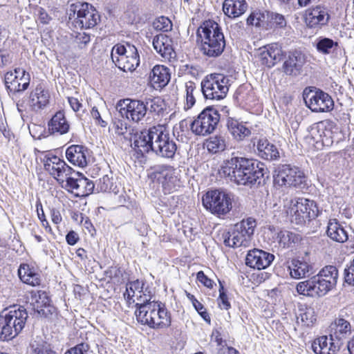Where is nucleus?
I'll use <instances>...</instances> for the list:
<instances>
[{
	"label": "nucleus",
	"instance_id": "8",
	"mask_svg": "<svg viewBox=\"0 0 354 354\" xmlns=\"http://www.w3.org/2000/svg\"><path fill=\"white\" fill-rule=\"evenodd\" d=\"M201 85L206 99L220 100L226 96L229 91L230 79L221 73H212L207 75Z\"/></svg>",
	"mask_w": 354,
	"mask_h": 354
},
{
	"label": "nucleus",
	"instance_id": "10",
	"mask_svg": "<svg viewBox=\"0 0 354 354\" xmlns=\"http://www.w3.org/2000/svg\"><path fill=\"white\" fill-rule=\"evenodd\" d=\"M220 120L218 111L212 107L203 110L191 123V130L196 135L206 136L212 133Z\"/></svg>",
	"mask_w": 354,
	"mask_h": 354
},
{
	"label": "nucleus",
	"instance_id": "11",
	"mask_svg": "<svg viewBox=\"0 0 354 354\" xmlns=\"http://www.w3.org/2000/svg\"><path fill=\"white\" fill-rule=\"evenodd\" d=\"M304 100L306 105L313 112H328L334 106L332 97L320 89L304 90Z\"/></svg>",
	"mask_w": 354,
	"mask_h": 354
},
{
	"label": "nucleus",
	"instance_id": "20",
	"mask_svg": "<svg viewBox=\"0 0 354 354\" xmlns=\"http://www.w3.org/2000/svg\"><path fill=\"white\" fill-rule=\"evenodd\" d=\"M44 168L57 180L64 183V177L69 176L73 169L69 167L63 160L56 156H48L45 157Z\"/></svg>",
	"mask_w": 354,
	"mask_h": 354
},
{
	"label": "nucleus",
	"instance_id": "37",
	"mask_svg": "<svg viewBox=\"0 0 354 354\" xmlns=\"http://www.w3.org/2000/svg\"><path fill=\"white\" fill-rule=\"evenodd\" d=\"M331 330L333 335L343 341L344 337L351 333V326L348 321L342 317H338L332 324Z\"/></svg>",
	"mask_w": 354,
	"mask_h": 354
},
{
	"label": "nucleus",
	"instance_id": "25",
	"mask_svg": "<svg viewBox=\"0 0 354 354\" xmlns=\"http://www.w3.org/2000/svg\"><path fill=\"white\" fill-rule=\"evenodd\" d=\"M50 95L42 84H39L30 94L29 104L32 111L44 109L49 102Z\"/></svg>",
	"mask_w": 354,
	"mask_h": 354
},
{
	"label": "nucleus",
	"instance_id": "9",
	"mask_svg": "<svg viewBox=\"0 0 354 354\" xmlns=\"http://www.w3.org/2000/svg\"><path fill=\"white\" fill-rule=\"evenodd\" d=\"M292 206L288 214L290 221L297 225H302L307 221L315 219L319 214V209L314 201L305 198H298L291 201Z\"/></svg>",
	"mask_w": 354,
	"mask_h": 354
},
{
	"label": "nucleus",
	"instance_id": "29",
	"mask_svg": "<svg viewBox=\"0 0 354 354\" xmlns=\"http://www.w3.org/2000/svg\"><path fill=\"white\" fill-rule=\"evenodd\" d=\"M326 233L330 239L338 243H344L348 239L346 227L335 218L329 220Z\"/></svg>",
	"mask_w": 354,
	"mask_h": 354
},
{
	"label": "nucleus",
	"instance_id": "26",
	"mask_svg": "<svg viewBox=\"0 0 354 354\" xmlns=\"http://www.w3.org/2000/svg\"><path fill=\"white\" fill-rule=\"evenodd\" d=\"M18 275L20 280L30 286H37L41 283V276L37 270L28 263H21L18 268Z\"/></svg>",
	"mask_w": 354,
	"mask_h": 354
},
{
	"label": "nucleus",
	"instance_id": "64",
	"mask_svg": "<svg viewBox=\"0 0 354 354\" xmlns=\"http://www.w3.org/2000/svg\"><path fill=\"white\" fill-rule=\"evenodd\" d=\"M271 19L272 21L279 28H283L286 25V21L283 15L278 13L272 15Z\"/></svg>",
	"mask_w": 354,
	"mask_h": 354
},
{
	"label": "nucleus",
	"instance_id": "3",
	"mask_svg": "<svg viewBox=\"0 0 354 354\" xmlns=\"http://www.w3.org/2000/svg\"><path fill=\"white\" fill-rule=\"evenodd\" d=\"M201 50L209 57H217L223 52L225 39L220 26L212 20L205 21L197 30Z\"/></svg>",
	"mask_w": 354,
	"mask_h": 354
},
{
	"label": "nucleus",
	"instance_id": "7",
	"mask_svg": "<svg viewBox=\"0 0 354 354\" xmlns=\"http://www.w3.org/2000/svg\"><path fill=\"white\" fill-rule=\"evenodd\" d=\"M274 183L280 187H294L299 189L307 187L306 177L297 167L291 165H280L274 170Z\"/></svg>",
	"mask_w": 354,
	"mask_h": 354
},
{
	"label": "nucleus",
	"instance_id": "16",
	"mask_svg": "<svg viewBox=\"0 0 354 354\" xmlns=\"http://www.w3.org/2000/svg\"><path fill=\"white\" fill-rule=\"evenodd\" d=\"M153 178L160 184L165 193H170L180 187V180L175 176V170L172 167L159 165L155 167L152 174Z\"/></svg>",
	"mask_w": 354,
	"mask_h": 354
},
{
	"label": "nucleus",
	"instance_id": "5",
	"mask_svg": "<svg viewBox=\"0 0 354 354\" xmlns=\"http://www.w3.org/2000/svg\"><path fill=\"white\" fill-rule=\"evenodd\" d=\"M234 196L225 191L213 189L206 192L203 196L204 207L218 217L227 215L232 208Z\"/></svg>",
	"mask_w": 354,
	"mask_h": 354
},
{
	"label": "nucleus",
	"instance_id": "21",
	"mask_svg": "<svg viewBox=\"0 0 354 354\" xmlns=\"http://www.w3.org/2000/svg\"><path fill=\"white\" fill-rule=\"evenodd\" d=\"M274 259V256L266 251L260 249L250 250L245 258L248 266L257 270L267 268Z\"/></svg>",
	"mask_w": 354,
	"mask_h": 354
},
{
	"label": "nucleus",
	"instance_id": "15",
	"mask_svg": "<svg viewBox=\"0 0 354 354\" xmlns=\"http://www.w3.org/2000/svg\"><path fill=\"white\" fill-rule=\"evenodd\" d=\"M239 161L242 163L241 169L244 171L248 178V185H259L267 173L264 164L257 160L243 157H240Z\"/></svg>",
	"mask_w": 354,
	"mask_h": 354
},
{
	"label": "nucleus",
	"instance_id": "45",
	"mask_svg": "<svg viewBox=\"0 0 354 354\" xmlns=\"http://www.w3.org/2000/svg\"><path fill=\"white\" fill-rule=\"evenodd\" d=\"M196 86L194 82L189 81L185 83V91H186V104L185 106V109H191L195 104L196 100L194 97V91H196Z\"/></svg>",
	"mask_w": 354,
	"mask_h": 354
},
{
	"label": "nucleus",
	"instance_id": "19",
	"mask_svg": "<svg viewBox=\"0 0 354 354\" xmlns=\"http://www.w3.org/2000/svg\"><path fill=\"white\" fill-rule=\"evenodd\" d=\"M156 127L136 133L131 138V147L142 154L153 151Z\"/></svg>",
	"mask_w": 354,
	"mask_h": 354
},
{
	"label": "nucleus",
	"instance_id": "13",
	"mask_svg": "<svg viewBox=\"0 0 354 354\" xmlns=\"http://www.w3.org/2000/svg\"><path fill=\"white\" fill-rule=\"evenodd\" d=\"M71 11L73 12L75 16L77 13V17L75 19L76 26L81 28H91L94 27L99 20V16L95 13L91 5L88 3L72 5Z\"/></svg>",
	"mask_w": 354,
	"mask_h": 354
},
{
	"label": "nucleus",
	"instance_id": "54",
	"mask_svg": "<svg viewBox=\"0 0 354 354\" xmlns=\"http://www.w3.org/2000/svg\"><path fill=\"white\" fill-rule=\"evenodd\" d=\"M90 347L86 343H80L67 350L64 354H88Z\"/></svg>",
	"mask_w": 354,
	"mask_h": 354
},
{
	"label": "nucleus",
	"instance_id": "34",
	"mask_svg": "<svg viewBox=\"0 0 354 354\" xmlns=\"http://www.w3.org/2000/svg\"><path fill=\"white\" fill-rule=\"evenodd\" d=\"M226 125L231 136L238 141L244 140L251 133L250 130L242 122L234 118H229Z\"/></svg>",
	"mask_w": 354,
	"mask_h": 354
},
{
	"label": "nucleus",
	"instance_id": "1",
	"mask_svg": "<svg viewBox=\"0 0 354 354\" xmlns=\"http://www.w3.org/2000/svg\"><path fill=\"white\" fill-rule=\"evenodd\" d=\"M140 302L136 304L135 315L138 322L147 325L151 328H162L170 326L171 317L164 304L151 300L145 295V299L140 295L138 298Z\"/></svg>",
	"mask_w": 354,
	"mask_h": 354
},
{
	"label": "nucleus",
	"instance_id": "36",
	"mask_svg": "<svg viewBox=\"0 0 354 354\" xmlns=\"http://www.w3.org/2000/svg\"><path fill=\"white\" fill-rule=\"evenodd\" d=\"M288 268L290 276L295 279L305 277L313 269L307 262L296 259L292 261Z\"/></svg>",
	"mask_w": 354,
	"mask_h": 354
},
{
	"label": "nucleus",
	"instance_id": "42",
	"mask_svg": "<svg viewBox=\"0 0 354 354\" xmlns=\"http://www.w3.org/2000/svg\"><path fill=\"white\" fill-rule=\"evenodd\" d=\"M97 189L102 192H113L114 194L119 192L118 186L113 182V178L108 175H104L98 180Z\"/></svg>",
	"mask_w": 354,
	"mask_h": 354
},
{
	"label": "nucleus",
	"instance_id": "38",
	"mask_svg": "<svg viewBox=\"0 0 354 354\" xmlns=\"http://www.w3.org/2000/svg\"><path fill=\"white\" fill-rule=\"evenodd\" d=\"M315 46L319 53L328 55L337 50L339 44L330 38L320 37L317 39Z\"/></svg>",
	"mask_w": 354,
	"mask_h": 354
},
{
	"label": "nucleus",
	"instance_id": "47",
	"mask_svg": "<svg viewBox=\"0 0 354 354\" xmlns=\"http://www.w3.org/2000/svg\"><path fill=\"white\" fill-rule=\"evenodd\" d=\"M277 239L283 247L288 246L290 243L297 240V235L288 230H280L277 234Z\"/></svg>",
	"mask_w": 354,
	"mask_h": 354
},
{
	"label": "nucleus",
	"instance_id": "27",
	"mask_svg": "<svg viewBox=\"0 0 354 354\" xmlns=\"http://www.w3.org/2000/svg\"><path fill=\"white\" fill-rule=\"evenodd\" d=\"M304 64L303 55L298 51H294L289 54L288 59L284 62L283 71L287 75L297 76L300 74Z\"/></svg>",
	"mask_w": 354,
	"mask_h": 354
},
{
	"label": "nucleus",
	"instance_id": "18",
	"mask_svg": "<svg viewBox=\"0 0 354 354\" xmlns=\"http://www.w3.org/2000/svg\"><path fill=\"white\" fill-rule=\"evenodd\" d=\"M343 345V341L330 334L320 336L312 342L311 348L315 354H335Z\"/></svg>",
	"mask_w": 354,
	"mask_h": 354
},
{
	"label": "nucleus",
	"instance_id": "39",
	"mask_svg": "<svg viewBox=\"0 0 354 354\" xmlns=\"http://www.w3.org/2000/svg\"><path fill=\"white\" fill-rule=\"evenodd\" d=\"M310 134L312 138L316 142H324L330 136V131L326 129V126L324 122H321L313 124L310 130Z\"/></svg>",
	"mask_w": 354,
	"mask_h": 354
},
{
	"label": "nucleus",
	"instance_id": "43",
	"mask_svg": "<svg viewBox=\"0 0 354 354\" xmlns=\"http://www.w3.org/2000/svg\"><path fill=\"white\" fill-rule=\"evenodd\" d=\"M301 313L297 317V322L301 319V323L306 326H312L316 321L315 310L312 307L300 309Z\"/></svg>",
	"mask_w": 354,
	"mask_h": 354
},
{
	"label": "nucleus",
	"instance_id": "62",
	"mask_svg": "<svg viewBox=\"0 0 354 354\" xmlns=\"http://www.w3.org/2000/svg\"><path fill=\"white\" fill-rule=\"evenodd\" d=\"M38 19L43 24H48L51 20V17L43 8L37 9Z\"/></svg>",
	"mask_w": 354,
	"mask_h": 354
},
{
	"label": "nucleus",
	"instance_id": "17",
	"mask_svg": "<svg viewBox=\"0 0 354 354\" xmlns=\"http://www.w3.org/2000/svg\"><path fill=\"white\" fill-rule=\"evenodd\" d=\"M240 157H233L225 161L219 171L220 174L238 185H248L245 173L241 169Z\"/></svg>",
	"mask_w": 354,
	"mask_h": 354
},
{
	"label": "nucleus",
	"instance_id": "63",
	"mask_svg": "<svg viewBox=\"0 0 354 354\" xmlns=\"http://www.w3.org/2000/svg\"><path fill=\"white\" fill-rule=\"evenodd\" d=\"M91 116L93 119L95 120L96 123L100 124L101 127H104L106 126L107 123L101 118L100 113L98 111L96 107H93L91 111Z\"/></svg>",
	"mask_w": 354,
	"mask_h": 354
},
{
	"label": "nucleus",
	"instance_id": "28",
	"mask_svg": "<svg viewBox=\"0 0 354 354\" xmlns=\"http://www.w3.org/2000/svg\"><path fill=\"white\" fill-rule=\"evenodd\" d=\"M87 149L82 145H71L66 151L67 160L73 165L84 167L87 165Z\"/></svg>",
	"mask_w": 354,
	"mask_h": 354
},
{
	"label": "nucleus",
	"instance_id": "60",
	"mask_svg": "<svg viewBox=\"0 0 354 354\" xmlns=\"http://www.w3.org/2000/svg\"><path fill=\"white\" fill-rule=\"evenodd\" d=\"M196 279L204 286L209 288H212L213 287L214 281L205 275L203 271H199L197 272Z\"/></svg>",
	"mask_w": 354,
	"mask_h": 354
},
{
	"label": "nucleus",
	"instance_id": "44",
	"mask_svg": "<svg viewBox=\"0 0 354 354\" xmlns=\"http://www.w3.org/2000/svg\"><path fill=\"white\" fill-rule=\"evenodd\" d=\"M259 58L261 64L268 68L274 66L276 63L272 58L271 52L268 48V45H266L259 49Z\"/></svg>",
	"mask_w": 354,
	"mask_h": 354
},
{
	"label": "nucleus",
	"instance_id": "24",
	"mask_svg": "<svg viewBox=\"0 0 354 354\" xmlns=\"http://www.w3.org/2000/svg\"><path fill=\"white\" fill-rule=\"evenodd\" d=\"M128 54L124 57H117L115 66L124 71H133L140 64V56L137 48L128 44Z\"/></svg>",
	"mask_w": 354,
	"mask_h": 354
},
{
	"label": "nucleus",
	"instance_id": "41",
	"mask_svg": "<svg viewBox=\"0 0 354 354\" xmlns=\"http://www.w3.org/2000/svg\"><path fill=\"white\" fill-rule=\"evenodd\" d=\"M146 115H159L164 109L163 101L160 97L147 98L144 101Z\"/></svg>",
	"mask_w": 354,
	"mask_h": 354
},
{
	"label": "nucleus",
	"instance_id": "51",
	"mask_svg": "<svg viewBox=\"0 0 354 354\" xmlns=\"http://www.w3.org/2000/svg\"><path fill=\"white\" fill-rule=\"evenodd\" d=\"M268 48L271 52L272 58L275 61V63L280 62L283 56L281 46L277 43H272L268 44Z\"/></svg>",
	"mask_w": 354,
	"mask_h": 354
},
{
	"label": "nucleus",
	"instance_id": "56",
	"mask_svg": "<svg viewBox=\"0 0 354 354\" xmlns=\"http://www.w3.org/2000/svg\"><path fill=\"white\" fill-rule=\"evenodd\" d=\"M32 354H58L49 344H38L33 348Z\"/></svg>",
	"mask_w": 354,
	"mask_h": 354
},
{
	"label": "nucleus",
	"instance_id": "30",
	"mask_svg": "<svg viewBox=\"0 0 354 354\" xmlns=\"http://www.w3.org/2000/svg\"><path fill=\"white\" fill-rule=\"evenodd\" d=\"M149 79L151 84L156 89L165 86L170 80L168 68L164 66H155L150 73Z\"/></svg>",
	"mask_w": 354,
	"mask_h": 354
},
{
	"label": "nucleus",
	"instance_id": "31",
	"mask_svg": "<svg viewBox=\"0 0 354 354\" xmlns=\"http://www.w3.org/2000/svg\"><path fill=\"white\" fill-rule=\"evenodd\" d=\"M48 131L51 133L63 135L68 132L70 129L69 122L67 121L64 112L57 111L50 120L48 124Z\"/></svg>",
	"mask_w": 354,
	"mask_h": 354
},
{
	"label": "nucleus",
	"instance_id": "55",
	"mask_svg": "<svg viewBox=\"0 0 354 354\" xmlns=\"http://www.w3.org/2000/svg\"><path fill=\"white\" fill-rule=\"evenodd\" d=\"M212 339L221 348L218 351V354H224L223 347L225 346V342L223 339L221 333L219 329H214L212 333Z\"/></svg>",
	"mask_w": 354,
	"mask_h": 354
},
{
	"label": "nucleus",
	"instance_id": "48",
	"mask_svg": "<svg viewBox=\"0 0 354 354\" xmlns=\"http://www.w3.org/2000/svg\"><path fill=\"white\" fill-rule=\"evenodd\" d=\"M15 73L21 75L19 77V86L21 88L20 92L26 90L30 84V77L29 73H26L23 68H17L15 69Z\"/></svg>",
	"mask_w": 354,
	"mask_h": 354
},
{
	"label": "nucleus",
	"instance_id": "35",
	"mask_svg": "<svg viewBox=\"0 0 354 354\" xmlns=\"http://www.w3.org/2000/svg\"><path fill=\"white\" fill-rule=\"evenodd\" d=\"M247 9L245 0H225L223 10L227 16L236 18L243 15Z\"/></svg>",
	"mask_w": 354,
	"mask_h": 354
},
{
	"label": "nucleus",
	"instance_id": "14",
	"mask_svg": "<svg viewBox=\"0 0 354 354\" xmlns=\"http://www.w3.org/2000/svg\"><path fill=\"white\" fill-rule=\"evenodd\" d=\"M117 107H120L119 112L122 117L129 121L139 122L146 115L144 101L124 99L118 102Z\"/></svg>",
	"mask_w": 354,
	"mask_h": 354
},
{
	"label": "nucleus",
	"instance_id": "52",
	"mask_svg": "<svg viewBox=\"0 0 354 354\" xmlns=\"http://www.w3.org/2000/svg\"><path fill=\"white\" fill-rule=\"evenodd\" d=\"M128 45L124 46L123 45H115L113 47L111 50V57L113 62L115 64L117 57H125L128 54Z\"/></svg>",
	"mask_w": 354,
	"mask_h": 354
},
{
	"label": "nucleus",
	"instance_id": "50",
	"mask_svg": "<svg viewBox=\"0 0 354 354\" xmlns=\"http://www.w3.org/2000/svg\"><path fill=\"white\" fill-rule=\"evenodd\" d=\"M265 20V15L259 11L252 12L247 19V24L256 26H261V23Z\"/></svg>",
	"mask_w": 354,
	"mask_h": 354
},
{
	"label": "nucleus",
	"instance_id": "23",
	"mask_svg": "<svg viewBox=\"0 0 354 354\" xmlns=\"http://www.w3.org/2000/svg\"><path fill=\"white\" fill-rule=\"evenodd\" d=\"M153 46L155 50L165 59L169 60L176 56L173 40L166 34L161 33L155 36L153 39Z\"/></svg>",
	"mask_w": 354,
	"mask_h": 354
},
{
	"label": "nucleus",
	"instance_id": "33",
	"mask_svg": "<svg viewBox=\"0 0 354 354\" xmlns=\"http://www.w3.org/2000/svg\"><path fill=\"white\" fill-rule=\"evenodd\" d=\"M257 154L265 160H276L279 157L277 147L266 139H260L257 145Z\"/></svg>",
	"mask_w": 354,
	"mask_h": 354
},
{
	"label": "nucleus",
	"instance_id": "2",
	"mask_svg": "<svg viewBox=\"0 0 354 354\" xmlns=\"http://www.w3.org/2000/svg\"><path fill=\"white\" fill-rule=\"evenodd\" d=\"M336 266H326L317 274L299 282L296 287L299 295L308 297H322L333 289L338 279Z\"/></svg>",
	"mask_w": 354,
	"mask_h": 354
},
{
	"label": "nucleus",
	"instance_id": "32",
	"mask_svg": "<svg viewBox=\"0 0 354 354\" xmlns=\"http://www.w3.org/2000/svg\"><path fill=\"white\" fill-rule=\"evenodd\" d=\"M31 294V303L37 312L39 314H46L47 312H50V299L46 292L39 290L32 292Z\"/></svg>",
	"mask_w": 354,
	"mask_h": 354
},
{
	"label": "nucleus",
	"instance_id": "57",
	"mask_svg": "<svg viewBox=\"0 0 354 354\" xmlns=\"http://www.w3.org/2000/svg\"><path fill=\"white\" fill-rule=\"evenodd\" d=\"M80 192H85V196L91 193L95 187L93 183L86 178H80Z\"/></svg>",
	"mask_w": 354,
	"mask_h": 354
},
{
	"label": "nucleus",
	"instance_id": "6",
	"mask_svg": "<svg viewBox=\"0 0 354 354\" xmlns=\"http://www.w3.org/2000/svg\"><path fill=\"white\" fill-rule=\"evenodd\" d=\"M256 221L252 218L243 219L234 225L231 232L223 234L224 244L232 248L249 246L254 234Z\"/></svg>",
	"mask_w": 354,
	"mask_h": 354
},
{
	"label": "nucleus",
	"instance_id": "58",
	"mask_svg": "<svg viewBox=\"0 0 354 354\" xmlns=\"http://www.w3.org/2000/svg\"><path fill=\"white\" fill-rule=\"evenodd\" d=\"M193 306L205 321L207 322L208 323L210 322V317L208 313L206 312L205 308L200 301H198L197 299H194Z\"/></svg>",
	"mask_w": 354,
	"mask_h": 354
},
{
	"label": "nucleus",
	"instance_id": "61",
	"mask_svg": "<svg viewBox=\"0 0 354 354\" xmlns=\"http://www.w3.org/2000/svg\"><path fill=\"white\" fill-rule=\"evenodd\" d=\"M115 133L118 136H124L128 131L127 124L122 120H118L114 124Z\"/></svg>",
	"mask_w": 354,
	"mask_h": 354
},
{
	"label": "nucleus",
	"instance_id": "40",
	"mask_svg": "<svg viewBox=\"0 0 354 354\" xmlns=\"http://www.w3.org/2000/svg\"><path fill=\"white\" fill-rule=\"evenodd\" d=\"M206 146L207 150L212 153L223 151L226 148V139L221 135L210 137L207 140Z\"/></svg>",
	"mask_w": 354,
	"mask_h": 354
},
{
	"label": "nucleus",
	"instance_id": "49",
	"mask_svg": "<svg viewBox=\"0 0 354 354\" xmlns=\"http://www.w3.org/2000/svg\"><path fill=\"white\" fill-rule=\"evenodd\" d=\"M140 288V282L138 281H135L133 282H130L127 284L126 291L124 292V297L127 301L129 303L135 302L133 299V297L135 296L136 290L139 289Z\"/></svg>",
	"mask_w": 354,
	"mask_h": 354
},
{
	"label": "nucleus",
	"instance_id": "22",
	"mask_svg": "<svg viewBox=\"0 0 354 354\" xmlns=\"http://www.w3.org/2000/svg\"><path fill=\"white\" fill-rule=\"evenodd\" d=\"M329 19L330 15L326 8L320 6L309 8L306 11L305 22L310 28L326 25Z\"/></svg>",
	"mask_w": 354,
	"mask_h": 354
},
{
	"label": "nucleus",
	"instance_id": "59",
	"mask_svg": "<svg viewBox=\"0 0 354 354\" xmlns=\"http://www.w3.org/2000/svg\"><path fill=\"white\" fill-rule=\"evenodd\" d=\"M344 279L347 283L354 285V257L350 266L344 270Z\"/></svg>",
	"mask_w": 354,
	"mask_h": 354
},
{
	"label": "nucleus",
	"instance_id": "53",
	"mask_svg": "<svg viewBox=\"0 0 354 354\" xmlns=\"http://www.w3.org/2000/svg\"><path fill=\"white\" fill-rule=\"evenodd\" d=\"M153 26L157 30L167 32L171 29V23L168 18L162 17L159 18L156 22H154Z\"/></svg>",
	"mask_w": 354,
	"mask_h": 354
},
{
	"label": "nucleus",
	"instance_id": "12",
	"mask_svg": "<svg viewBox=\"0 0 354 354\" xmlns=\"http://www.w3.org/2000/svg\"><path fill=\"white\" fill-rule=\"evenodd\" d=\"M154 132L153 151L159 156L172 158L177 150L176 142L162 126H157Z\"/></svg>",
	"mask_w": 354,
	"mask_h": 354
},
{
	"label": "nucleus",
	"instance_id": "46",
	"mask_svg": "<svg viewBox=\"0 0 354 354\" xmlns=\"http://www.w3.org/2000/svg\"><path fill=\"white\" fill-rule=\"evenodd\" d=\"M66 178V184L63 186L68 191L75 192L77 196H85V192H80V179H75L72 177L67 176Z\"/></svg>",
	"mask_w": 354,
	"mask_h": 354
},
{
	"label": "nucleus",
	"instance_id": "4",
	"mask_svg": "<svg viewBox=\"0 0 354 354\" xmlns=\"http://www.w3.org/2000/svg\"><path fill=\"white\" fill-rule=\"evenodd\" d=\"M28 313L24 306H14L0 313V340L9 341L15 338L24 328Z\"/></svg>",
	"mask_w": 354,
	"mask_h": 354
}]
</instances>
